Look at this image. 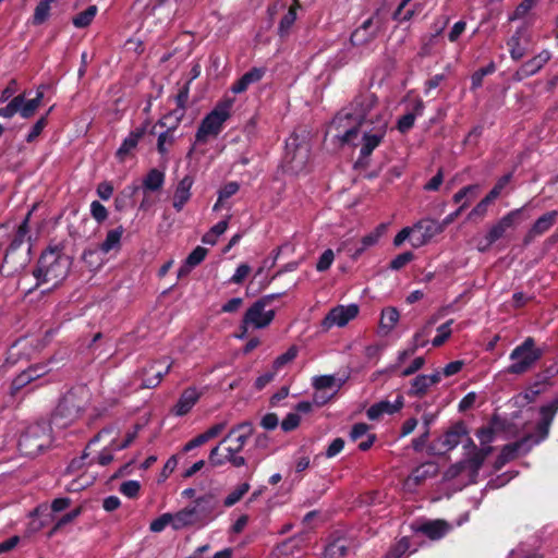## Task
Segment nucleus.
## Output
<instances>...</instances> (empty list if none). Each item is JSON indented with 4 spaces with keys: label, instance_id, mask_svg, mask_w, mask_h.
Returning a JSON list of instances; mask_svg holds the SVG:
<instances>
[{
    "label": "nucleus",
    "instance_id": "nucleus-45",
    "mask_svg": "<svg viewBox=\"0 0 558 558\" xmlns=\"http://www.w3.org/2000/svg\"><path fill=\"white\" fill-rule=\"evenodd\" d=\"M118 449L114 448V439L110 442V445L102 449L101 452L98 453V456L90 461H88V464L97 463L99 465H108L113 460V451H117Z\"/></svg>",
    "mask_w": 558,
    "mask_h": 558
},
{
    "label": "nucleus",
    "instance_id": "nucleus-13",
    "mask_svg": "<svg viewBox=\"0 0 558 558\" xmlns=\"http://www.w3.org/2000/svg\"><path fill=\"white\" fill-rule=\"evenodd\" d=\"M359 314V306L356 304L338 305L331 308L322 322V327L325 330L330 328L343 327L350 320L354 319Z\"/></svg>",
    "mask_w": 558,
    "mask_h": 558
},
{
    "label": "nucleus",
    "instance_id": "nucleus-63",
    "mask_svg": "<svg viewBox=\"0 0 558 558\" xmlns=\"http://www.w3.org/2000/svg\"><path fill=\"white\" fill-rule=\"evenodd\" d=\"M300 422H301V417H300L299 414H296V413H289V414H287V416L281 422V428L284 432H291V430L295 429L300 425Z\"/></svg>",
    "mask_w": 558,
    "mask_h": 558
},
{
    "label": "nucleus",
    "instance_id": "nucleus-1",
    "mask_svg": "<svg viewBox=\"0 0 558 558\" xmlns=\"http://www.w3.org/2000/svg\"><path fill=\"white\" fill-rule=\"evenodd\" d=\"M380 122H388L386 107L379 102L374 93L364 90L337 113L330 123V129L335 130L336 137L345 144L357 137L361 125Z\"/></svg>",
    "mask_w": 558,
    "mask_h": 558
},
{
    "label": "nucleus",
    "instance_id": "nucleus-25",
    "mask_svg": "<svg viewBox=\"0 0 558 558\" xmlns=\"http://www.w3.org/2000/svg\"><path fill=\"white\" fill-rule=\"evenodd\" d=\"M189 85L183 86L175 97L178 108L171 111L169 114L162 117L158 122L161 126H168V120L174 118L175 124H179L184 117L185 106L189 99Z\"/></svg>",
    "mask_w": 558,
    "mask_h": 558
},
{
    "label": "nucleus",
    "instance_id": "nucleus-51",
    "mask_svg": "<svg viewBox=\"0 0 558 558\" xmlns=\"http://www.w3.org/2000/svg\"><path fill=\"white\" fill-rule=\"evenodd\" d=\"M510 180L511 174H505L504 177H501L485 197H487L490 202H494L496 198L500 196L502 191L509 184Z\"/></svg>",
    "mask_w": 558,
    "mask_h": 558
},
{
    "label": "nucleus",
    "instance_id": "nucleus-15",
    "mask_svg": "<svg viewBox=\"0 0 558 558\" xmlns=\"http://www.w3.org/2000/svg\"><path fill=\"white\" fill-rule=\"evenodd\" d=\"M172 363L166 359L150 362L143 369V386L145 388L157 387L162 378L170 372Z\"/></svg>",
    "mask_w": 558,
    "mask_h": 558
},
{
    "label": "nucleus",
    "instance_id": "nucleus-57",
    "mask_svg": "<svg viewBox=\"0 0 558 558\" xmlns=\"http://www.w3.org/2000/svg\"><path fill=\"white\" fill-rule=\"evenodd\" d=\"M487 197H484L468 215L469 220H474L476 218H483L488 209V206L492 204Z\"/></svg>",
    "mask_w": 558,
    "mask_h": 558
},
{
    "label": "nucleus",
    "instance_id": "nucleus-3",
    "mask_svg": "<svg viewBox=\"0 0 558 558\" xmlns=\"http://www.w3.org/2000/svg\"><path fill=\"white\" fill-rule=\"evenodd\" d=\"M70 265L69 257L61 250L54 247L45 251L33 271L36 286L48 284L49 289L57 288L66 278Z\"/></svg>",
    "mask_w": 558,
    "mask_h": 558
},
{
    "label": "nucleus",
    "instance_id": "nucleus-41",
    "mask_svg": "<svg viewBox=\"0 0 558 558\" xmlns=\"http://www.w3.org/2000/svg\"><path fill=\"white\" fill-rule=\"evenodd\" d=\"M478 191H480L478 184H470V185H466V186L462 187L461 190H459L453 195L452 199L454 203H458V204L468 202V205H469L470 202L473 201L477 196Z\"/></svg>",
    "mask_w": 558,
    "mask_h": 558
},
{
    "label": "nucleus",
    "instance_id": "nucleus-12",
    "mask_svg": "<svg viewBox=\"0 0 558 558\" xmlns=\"http://www.w3.org/2000/svg\"><path fill=\"white\" fill-rule=\"evenodd\" d=\"M383 26V22L375 13L359 26L350 37L353 46H365L372 43L379 34Z\"/></svg>",
    "mask_w": 558,
    "mask_h": 558
},
{
    "label": "nucleus",
    "instance_id": "nucleus-55",
    "mask_svg": "<svg viewBox=\"0 0 558 558\" xmlns=\"http://www.w3.org/2000/svg\"><path fill=\"white\" fill-rule=\"evenodd\" d=\"M90 215L98 223H101L108 218V210L100 202L94 201L90 204Z\"/></svg>",
    "mask_w": 558,
    "mask_h": 558
},
{
    "label": "nucleus",
    "instance_id": "nucleus-62",
    "mask_svg": "<svg viewBox=\"0 0 558 558\" xmlns=\"http://www.w3.org/2000/svg\"><path fill=\"white\" fill-rule=\"evenodd\" d=\"M140 488L141 485L137 481H126L121 484L120 492L129 498H134L138 495Z\"/></svg>",
    "mask_w": 558,
    "mask_h": 558
},
{
    "label": "nucleus",
    "instance_id": "nucleus-29",
    "mask_svg": "<svg viewBox=\"0 0 558 558\" xmlns=\"http://www.w3.org/2000/svg\"><path fill=\"white\" fill-rule=\"evenodd\" d=\"M145 132V126H141L130 132V134L124 138V141L117 150V157L121 161H123L124 158L137 146L138 142L144 136Z\"/></svg>",
    "mask_w": 558,
    "mask_h": 558
},
{
    "label": "nucleus",
    "instance_id": "nucleus-23",
    "mask_svg": "<svg viewBox=\"0 0 558 558\" xmlns=\"http://www.w3.org/2000/svg\"><path fill=\"white\" fill-rule=\"evenodd\" d=\"M465 447L472 448V451L463 460L465 466L470 469L473 473H477V471L483 465L485 459L493 452V447L488 446L478 449L476 448L472 439H469L468 445Z\"/></svg>",
    "mask_w": 558,
    "mask_h": 558
},
{
    "label": "nucleus",
    "instance_id": "nucleus-28",
    "mask_svg": "<svg viewBox=\"0 0 558 558\" xmlns=\"http://www.w3.org/2000/svg\"><path fill=\"white\" fill-rule=\"evenodd\" d=\"M264 73L265 71L263 69H251L231 86V92L234 94H241L245 92L250 85L259 82L263 78Z\"/></svg>",
    "mask_w": 558,
    "mask_h": 558
},
{
    "label": "nucleus",
    "instance_id": "nucleus-31",
    "mask_svg": "<svg viewBox=\"0 0 558 558\" xmlns=\"http://www.w3.org/2000/svg\"><path fill=\"white\" fill-rule=\"evenodd\" d=\"M123 233L124 228L122 226L109 230L104 242L99 244V251L102 254H108L111 251H119L121 247V239Z\"/></svg>",
    "mask_w": 558,
    "mask_h": 558
},
{
    "label": "nucleus",
    "instance_id": "nucleus-38",
    "mask_svg": "<svg viewBox=\"0 0 558 558\" xmlns=\"http://www.w3.org/2000/svg\"><path fill=\"white\" fill-rule=\"evenodd\" d=\"M429 387H430V385L426 378V375H417L411 381V386L408 390V395L410 397L421 398L426 395Z\"/></svg>",
    "mask_w": 558,
    "mask_h": 558
},
{
    "label": "nucleus",
    "instance_id": "nucleus-46",
    "mask_svg": "<svg viewBox=\"0 0 558 558\" xmlns=\"http://www.w3.org/2000/svg\"><path fill=\"white\" fill-rule=\"evenodd\" d=\"M453 320L450 319L437 328V336L432 340L434 347L442 345L451 336V325Z\"/></svg>",
    "mask_w": 558,
    "mask_h": 558
},
{
    "label": "nucleus",
    "instance_id": "nucleus-2",
    "mask_svg": "<svg viewBox=\"0 0 558 558\" xmlns=\"http://www.w3.org/2000/svg\"><path fill=\"white\" fill-rule=\"evenodd\" d=\"M558 411V397L541 408V421L537 424L538 436L527 435L522 439L504 446L497 458V468H501L507 462L515 459L520 454L527 453L531 448L543 441L549 433L551 422Z\"/></svg>",
    "mask_w": 558,
    "mask_h": 558
},
{
    "label": "nucleus",
    "instance_id": "nucleus-10",
    "mask_svg": "<svg viewBox=\"0 0 558 558\" xmlns=\"http://www.w3.org/2000/svg\"><path fill=\"white\" fill-rule=\"evenodd\" d=\"M277 296V294H268L254 302L245 312L243 323L256 329L269 326L275 318V311L267 307Z\"/></svg>",
    "mask_w": 558,
    "mask_h": 558
},
{
    "label": "nucleus",
    "instance_id": "nucleus-30",
    "mask_svg": "<svg viewBox=\"0 0 558 558\" xmlns=\"http://www.w3.org/2000/svg\"><path fill=\"white\" fill-rule=\"evenodd\" d=\"M438 468L433 462H426L416 469L407 478V485H420L426 478L434 477L437 475Z\"/></svg>",
    "mask_w": 558,
    "mask_h": 558
},
{
    "label": "nucleus",
    "instance_id": "nucleus-17",
    "mask_svg": "<svg viewBox=\"0 0 558 558\" xmlns=\"http://www.w3.org/2000/svg\"><path fill=\"white\" fill-rule=\"evenodd\" d=\"M550 53L547 50H543L532 59L524 62L513 74L512 78L517 82H521L541 71L544 65L549 61Z\"/></svg>",
    "mask_w": 558,
    "mask_h": 558
},
{
    "label": "nucleus",
    "instance_id": "nucleus-40",
    "mask_svg": "<svg viewBox=\"0 0 558 558\" xmlns=\"http://www.w3.org/2000/svg\"><path fill=\"white\" fill-rule=\"evenodd\" d=\"M97 12H98V9L96 5H89L85 11L76 14L73 17L72 23L77 28H84L93 22Z\"/></svg>",
    "mask_w": 558,
    "mask_h": 558
},
{
    "label": "nucleus",
    "instance_id": "nucleus-34",
    "mask_svg": "<svg viewBox=\"0 0 558 558\" xmlns=\"http://www.w3.org/2000/svg\"><path fill=\"white\" fill-rule=\"evenodd\" d=\"M44 89H45V85H40L37 88L35 98L29 99L27 101H25V100L23 101V104L20 107V114L22 118L29 119L31 117L34 116V113L40 106V102L44 98Z\"/></svg>",
    "mask_w": 558,
    "mask_h": 558
},
{
    "label": "nucleus",
    "instance_id": "nucleus-58",
    "mask_svg": "<svg viewBox=\"0 0 558 558\" xmlns=\"http://www.w3.org/2000/svg\"><path fill=\"white\" fill-rule=\"evenodd\" d=\"M333 259H335V254H333V251L328 248L319 257L317 264H316V269L317 271H326L330 268V266L332 265L333 263Z\"/></svg>",
    "mask_w": 558,
    "mask_h": 558
},
{
    "label": "nucleus",
    "instance_id": "nucleus-19",
    "mask_svg": "<svg viewBox=\"0 0 558 558\" xmlns=\"http://www.w3.org/2000/svg\"><path fill=\"white\" fill-rule=\"evenodd\" d=\"M404 405V398L402 395H397L395 401L381 400L371 405L366 415L369 420H379L384 414H395L399 412Z\"/></svg>",
    "mask_w": 558,
    "mask_h": 558
},
{
    "label": "nucleus",
    "instance_id": "nucleus-8",
    "mask_svg": "<svg viewBox=\"0 0 558 558\" xmlns=\"http://www.w3.org/2000/svg\"><path fill=\"white\" fill-rule=\"evenodd\" d=\"M542 356L543 351L535 347V340L532 337H527L510 353L509 359L511 364L507 367V373L513 375L524 374L529 372Z\"/></svg>",
    "mask_w": 558,
    "mask_h": 558
},
{
    "label": "nucleus",
    "instance_id": "nucleus-60",
    "mask_svg": "<svg viewBox=\"0 0 558 558\" xmlns=\"http://www.w3.org/2000/svg\"><path fill=\"white\" fill-rule=\"evenodd\" d=\"M413 258L414 255L412 252L401 253L390 262V268L393 270H399L403 268L407 264H409L411 260H413Z\"/></svg>",
    "mask_w": 558,
    "mask_h": 558
},
{
    "label": "nucleus",
    "instance_id": "nucleus-42",
    "mask_svg": "<svg viewBox=\"0 0 558 558\" xmlns=\"http://www.w3.org/2000/svg\"><path fill=\"white\" fill-rule=\"evenodd\" d=\"M56 0H41L35 8L33 15V24H43L50 15L51 3Z\"/></svg>",
    "mask_w": 558,
    "mask_h": 558
},
{
    "label": "nucleus",
    "instance_id": "nucleus-11",
    "mask_svg": "<svg viewBox=\"0 0 558 558\" xmlns=\"http://www.w3.org/2000/svg\"><path fill=\"white\" fill-rule=\"evenodd\" d=\"M520 209H514L505 215L501 219H499L492 228L489 229L484 244H478L477 248L480 252H485L493 243L501 239L507 230L514 227L519 215L521 213Z\"/></svg>",
    "mask_w": 558,
    "mask_h": 558
},
{
    "label": "nucleus",
    "instance_id": "nucleus-7",
    "mask_svg": "<svg viewBox=\"0 0 558 558\" xmlns=\"http://www.w3.org/2000/svg\"><path fill=\"white\" fill-rule=\"evenodd\" d=\"M52 442L51 426L46 422L29 425L19 439L22 454L35 457Z\"/></svg>",
    "mask_w": 558,
    "mask_h": 558
},
{
    "label": "nucleus",
    "instance_id": "nucleus-4",
    "mask_svg": "<svg viewBox=\"0 0 558 558\" xmlns=\"http://www.w3.org/2000/svg\"><path fill=\"white\" fill-rule=\"evenodd\" d=\"M89 397V391L85 387L66 392L52 415L51 424L57 428H66L72 425L87 408Z\"/></svg>",
    "mask_w": 558,
    "mask_h": 558
},
{
    "label": "nucleus",
    "instance_id": "nucleus-32",
    "mask_svg": "<svg viewBox=\"0 0 558 558\" xmlns=\"http://www.w3.org/2000/svg\"><path fill=\"white\" fill-rule=\"evenodd\" d=\"M364 436H366V439L359 444V448L362 451H366L373 446V444L376 439V436L374 434H368V425L367 424H365V423L354 424L351 429V433H350V438L353 441H356Z\"/></svg>",
    "mask_w": 558,
    "mask_h": 558
},
{
    "label": "nucleus",
    "instance_id": "nucleus-6",
    "mask_svg": "<svg viewBox=\"0 0 558 558\" xmlns=\"http://www.w3.org/2000/svg\"><path fill=\"white\" fill-rule=\"evenodd\" d=\"M234 104L233 98H226L217 102L214 109L202 120L195 138L198 143H206L209 137H216L230 118Z\"/></svg>",
    "mask_w": 558,
    "mask_h": 558
},
{
    "label": "nucleus",
    "instance_id": "nucleus-61",
    "mask_svg": "<svg viewBox=\"0 0 558 558\" xmlns=\"http://www.w3.org/2000/svg\"><path fill=\"white\" fill-rule=\"evenodd\" d=\"M29 384H32V377H29L26 371H23L12 381V393H16L19 390L25 388Z\"/></svg>",
    "mask_w": 558,
    "mask_h": 558
},
{
    "label": "nucleus",
    "instance_id": "nucleus-14",
    "mask_svg": "<svg viewBox=\"0 0 558 558\" xmlns=\"http://www.w3.org/2000/svg\"><path fill=\"white\" fill-rule=\"evenodd\" d=\"M387 128L388 122H380L378 124H373L369 131H365L363 133L360 160L368 158L380 145L386 136Z\"/></svg>",
    "mask_w": 558,
    "mask_h": 558
},
{
    "label": "nucleus",
    "instance_id": "nucleus-53",
    "mask_svg": "<svg viewBox=\"0 0 558 558\" xmlns=\"http://www.w3.org/2000/svg\"><path fill=\"white\" fill-rule=\"evenodd\" d=\"M336 378L332 375H322L313 378V387L319 390L332 389Z\"/></svg>",
    "mask_w": 558,
    "mask_h": 558
},
{
    "label": "nucleus",
    "instance_id": "nucleus-24",
    "mask_svg": "<svg viewBox=\"0 0 558 558\" xmlns=\"http://www.w3.org/2000/svg\"><path fill=\"white\" fill-rule=\"evenodd\" d=\"M451 525L445 520H430L420 524L416 532L426 535L429 539L437 541L450 531Z\"/></svg>",
    "mask_w": 558,
    "mask_h": 558
},
{
    "label": "nucleus",
    "instance_id": "nucleus-44",
    "mask_svg": "<svg viewBox=\"0 0 558 558\" xmlns=\"http://www.w3.org/2000/svg\"><path fill=\"white\" fill-rule=\"evenodd\" d=\"M435 319H430L421 330L415 332L412 339V345L415 350L423 348L427 344V337L429 336L430 328Z\"/></svg>",
    "mask_w": 558,
    "mask_h": 558
},
{
    "label": "nucleus",
    "instance_id": "nucleus-56",
    "mask_svg": "<svg viewBox=\"0 0 558 558\" xmlns=\"http://www.w3.org/2000/svg\"><path fill=\"white\" fill-rule=\"evenodd\" d=\"M535 0H523L514 10V12L510 15V21H515L523 19L530 10L534 7Z\"/></svg>",
    "mask_w": 558,
    "mask_h": 558
},
{
    "label": "nucleus",
    "instance_id": "nucleus-52",
    "mask_svg": "<svg viewBox=\"0 0 558 558\" xmlns=\"http://www.w3.org/2000/svg\"><path fill=\"white\" fill-rule=\"evenodd\" d=\"M167 525L172 526V517L171 513L167 512L153 520L149 525V530L154 533L162 532Z\"/></svg>",
    "mask_w": 558,
    "mask_h": 558
},
{
    "label": "nucleus",
    "instance_id": "nucleus-36",
    "mask_svg": "<svg viewBox=\"0 0 558 558\" xmlns=\"http://www.w3.org/2000/svg\"><path fill=\"white\" fill-rule=\"evenodd\" d=\"M165 183V173L158 169H151L148 171L143 180V187L146 191L155 192L162 187Z\"/></svg>",
    "mask_w": 558,
    "mask_h": 558
},
{
    "label": "nucleus",
    "instance_id": "nucleus-22",
    "mask_svg": "<svg viewBox=\"0 0 558 558\" xmlns=\"http://www.w3.org/2000/svg\"><path fill=\"white\" fill-rule=\"evenodd\" d=\"M194 184V178L191 177V175H185L183 177L175 190H174V194H173V202H172V205H173V208L177 210V211H181L183 209V207L185 206V204L190 201L191 198V189Z\"/></svg>",
    "mask_w": 558,
    "mask_h": 558
},
{
    "label": "nucleus",
    "instance_id": "nucleus-54",
    "mask_svg": "<svg viewBox=\"0 0 558 558\" xmlns=\"http://www.w3.org/2000/svg\"><path fill=\"white\" fill-rule=\"evenodd\" d=\"M207 248L203 246L195 247L186 257V263L193 268L199 265L207 256Z\"/></svg>",
    "mask_w": 558,
    "mask_h": 558
},
{
    "label": "nucleus",
    "instance_id": "nucleus-27",
    "mask_svg": "<svg viewBox=\"0 0 558 558\" xmlns=\"http://www.w3.org/2000/svg\"><path fill=\"white\" fill-rule=\"evenodd\" d=\"M558 218L557 210H550L542 215L529 230L527 236L535 238L544 234L548 231L556 222Z\"/></svg>",
    "mask_w": 558,
    "mask_h": 558
},
{
    "label": "nucleus",
    "instance_id": "nucleus-18",
    "mask_svg": "<svg viewBox=\"0 0 558 558\" xmlns=\"http://www.w3.org/2000/svg\"><path fill=\"white\" fill-rule=\"evenodd\" d=\"M383 228V226H379L375 231L363 236L359 244L353 245L350 241H344L339 250L347 251L353 259H357L368 247L374 246L379 241Z\"/></svg>",
    "mask_w": 558,
    "mask_h": 558
},
{
    "label": "nucleus",
    "instance_id": "nucleus-33",
    "mask_svg": "<svg viewBox=\"0 0 558 558\" xmlns=\"http://www.w3.org/2000/svg\"><path fill=\"white\" fill-rule=\"evenodd\" d=\"M400 314L396 307H387L381 311L379 329L384 335L390 333L399 322Z\"/></svg>",
    "mask_w": 558,
    "mask_h": 558
},
{
    "label": "nucleus",
    "instance_id": "nucleus-9",
    "mask_svg": "<svg viewBox=\"0 0 558 558\" xmlns=\"http://www.w3.org/2000/svg\"><path fill=\"white\" fill-rule=\"evenodd\" d=\"M252 434V426L250 423H241L232 427L227 436L221 440L220 444H229L226 448L227 460L233 466L240 468L245 465L246 461L242 456L238 453L243 449L246 441Z\"/></svg>",
    "mask_w": 558,
    "mask_h": 558
},
{
    "label": "nucleus",
    "instance_id": "nucleus-16",
    "mask_svg": "<svg viewBox=\"0 0 558 558\" xmlns=\"http://www.w3.org/2000/svg\"><path fill=\"white\" fill-rule=\"evenodd\" d=\"M529 41V26L524 23L517 28L514 34L507 41L510 56L513 60H520L525 56Z\"/></svg>",
    "mask_w": 558,
    "mask_h": 558
},
{
    "label": "nucleus",
    "instance_id": "nucleus-21",
    "mask_svg": "<svg viewBox=\"0 0 558 558\" xmlns=\"http://www.w3.org/2000/svg\"><path fill=\"white\" fill-rule=\"evenodd\" d=\"M414 232L417 231L421 235L415 239V246L423 245L427 243L432 238L441 233L445 228L444 225L436 220H422L414 225Z\"/></svg>",
    "mask_w": 558,
    "mask_h": 558
},
{
    "label": "nucleus",
    "instance_id": "nucleus-48",
    "mask_svg": "<svg viewBox=\"0 0 558 558\" xmlns=\"http://www.w3.org/2000/svg\"><path fill=\"white\" fill-rule=\"evenodd\" d=\"M177 126L178 124H175L174 122L171 126H168V130L166 132L159 134L157 141V149L159 154L166 155L168 153L167 144L171 145L173 143V136L171 135V131H173Z\"/></svg>",
    "mask_w": 558,
    "mask_h": 558
},
{
    "label": "nucleus",
    "instance_id": "nucleus-59",
    "mask_svg": "<svg viewBox=\"0 0 558 558\" xmlns=\"http://www.w3.org/2000/svg\"><path fill=\"white\" fill-rule=\"evenodd\" d=\"M476 437L478 438L482 447H488L495 439V430L490 426L482 427L476 432Z\"/></svg>",
    "mask_w": 558,
    "mask_h": 558
},
{
    "label": "nucleus",
    "instance_id": "nucleus-64",
    "mask_svg": "<svg viewBox=\"0 0 558 558\" xmlns=\"http://www.w3.org/2000/svg\"><path fill=\"white\" fill-rule=\"evenodd\" d=\"M250 272H251V267L247 264H241L235 269V272L231 277L230 282L240 284L245 280V278L250 275Z\"/></svg>",
    "mask_w": 558,
    "mask_h": 558
},
{
    "label": "nucleus",
    "instance_id": "nucleus-20",
    "mask_svg": "<svg viewBox=\"0 0 558 558\" xmlns=\"http://www.w3.org/2000/svg\"><path fill=\"white\" fill-rule=\"evenodd\" d=\"M202 393L196 387L185 388L179 397L177 403L172 407L171 413L175 416L186 415L198 402Z\"/></svg>",
    "mask_w": 558,
    "mask_h": 558
},
{
    "label": "nucleus",
    "instance_id": "nucleus-49",
    "mask_svg": "<svg viewBox=\"0 0 558 558\" xmlns=\"http://www.w3.org/2000/svg\"><path fill=\"white\" fill-rule=\"evenodd\" d=\"M410 541L407 537H402L385 556V558H405V554L409 551Z\"/></svg>",
    "mask_w": 558,
    "mask_h": 558
},
{
    "label": "nucleus",
    "instance_id": "nucleus-35",
    "mask_svg": "<svg viewBox=\"0 0 558 558\" xmlns=\"http://www.w3.org/2000/svg\"><path fill=\"white\" fill-rule=\"evenodd\" d=\"M299 8H301L299 0H294L291 7L289 8L288 12L282 16L278 26V32L280 36L283 37L289 33L291 26L294 24L296 20V11Z\"/></svg>",
    "mask_w": 558,
    "mask_h": 558
},
{
    "label": "nucleus",
    "instance_id": "nucleus-39",
    "mask_svg": "<svg viewBox=\"0 0 558 558\" xmlns=\"http://www.w3.org/2000/svg\"><path fill=\"white\" fill-rule=\"evenodd\" d=\"M31 213H28L23 220V222L19 226L15 236L10 243V246L7 251V254L10 252L16 251L24 242L27 233H28V221H29Z\"/></svg>",
    "mask_w": 558,
    "mask_h": 558
},
{
    "label": "nucleus",
    "instance_id": "nucleus-50",
    "mask_svg": "<svg viewBox=\"0 0 558 558\" xmlns=\"http://www.w3.org/2000/svg\"><path fill=\"white\" fill-rule=\"evenodd\" d=\"M298 347L291 345L283 354L277 356L272 364L274 368L276 371L282 368L286 364L293 361L298 356Z\"/></svg>",
    "mask_w": 558,
    "mask_h": 558
},
{
    "label": "nucleus",
    "instance_id": "nucleus-26",
    "mask_svg": "<svg viewBox=\"0 0 558 558\" xmlns=\"http://www.w3.org/2000/svg\"><path fill=\"white\" fill-rule=\"evenodd\" d=\"M352 547V542L344 537L338 536L330 539L324 551L325 558H344Z\"/></svg>",
    "mask_w": 558,
    "mask_h": 558
},
{
    "label": "nucleus",
    "instance_id": "nucleus-37",
    "mask_svg": "<svg viewBox=\"0 0 558 558\" xmlns=\"http://www.w3.org/2000/svg\"><path fill=\"white\" fill-rule=\"evenodd\" d=\"M464 433L465 432L462 426H456L448 430L440 439L444 449L448 451L456 448L460 444L461 437L464 435Z\"/></svg>",
    "mask_w": 558,
    "mask_h": 558
},
{
    "label": "nucleus",
    "instance_id": "nucleus-47",
    "mask_svg": "<svg viewBox=\"0 0 558 558\" xmlns=\"http://www.w3.org/2000/svg\"><path fill=\"white\" fill-rule=\"evenodd\" d=\"M250 484L243 483L239 485L235 489H233L223 500V505L226 507H232L238 501L242 499V497L248 492Z\"/></svg>",
    "mask_w": 558,
    "mask_h": 558
},
{
    "label": "nucleus",
    "instance_id": "nucleus-43",
    "mask_svg": "<svg viewBox=\"0 0 558 558\" xmlns=\"http://www.w3.org/2000/svg\"><path fill=\"white\" fill-rule=\"evenodd\" d=\"M24 101V95L13 97L5 107L0 108V118L10 119L20 112V107Z\"/></svg>",
    "mask_w": 558,
    "mask_h": 558
},
{
    "label": "nucleus",
    "instance_id": "nucleus-5",
    "mask_svg": "<svg viewBox=\"0 0 558 558\" xmlns=\"http://www.w3.org/2000/svg\"><path fill=\"white\" fill-rule=\"evenodd\" d=\"M214 504L210 496H203L195 500L193 506L185 507L171 513L172 529L175 531L204 523L213 519Z\"/></svg>",
    "mask_w": 558,
    "mask_h": 558
}]
</instances>
